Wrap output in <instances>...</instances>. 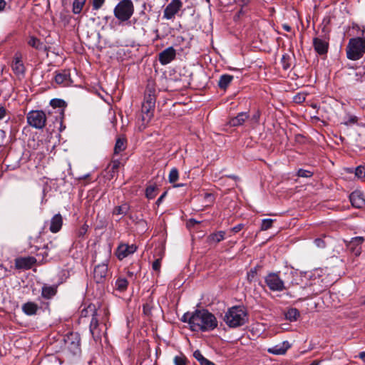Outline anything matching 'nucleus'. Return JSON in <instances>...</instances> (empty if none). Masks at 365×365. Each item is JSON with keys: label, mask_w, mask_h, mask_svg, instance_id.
<instances>
[{"label": "nucleus", "mask_w": 365, "mask_h": 365, "mask_svg": "<svg viewBox=\"0 0 365 365\" xmlns=\"http://www.w3.org/2000/svg\"><path fill=\"white\" fill-rule=\"evenodd\" d=\"M108 274V264L102 263L96 266L93 271V277L97 283H101L106 279Z\"/></svg>", "instance_id": "nucleus-16"}, {"label": "nucleus", "mask_w": 365, "mask_h": 365, "mask_svg": "<svg viewBox=\"0 0 365 365\" xmlns=\"http://www.w3.org/2000/svg\"><path fill=\"white\" fill-rule=\"evenodd\" d=\"M63 219L60 214L55 215L51 220L49 230L53 233L58 232L62 227Z\"/></svg>", "instance_id": "nucleus-21"}, {"label": "nucleus", "mask_w": 365, "mask_h": 365, "mask_svg": "<svg viewBox=\"0 0 365 365\" xmlns=\"http://www.w3.org/2000/svg\"><path fill=\"white\" fill-rule=\"evenodd\" d=\"M365 53V41L363 38H351L346 47V56L349 59L356 61Z\"/></svg>", "instance_id": "nucleus-4"}, {"label": "nucleus", "mask_w": 365, "mask_h": 365, "mask_svg": "<svg viewBox=\"0 0 365 365\" xmlns=\"http://www.w3.org/2000/svg\"><path fill=\"white\" fill-rule=\"evenodd\" d=\"M175 50L170 46L159 53V61L162 65H167L175 59Z\"/></svg>", "instance_id": "nucleus-15"}, {"label": "nucleus", "mask_w": 365, "mask_h": 365, "mask_svg": "<svg viewBox=\"0 0 365 365\" xmlns=\"http://www.w3.org/2000/svg\"><path fill=\"white\" fill-rule=\"evenodd\" d=\"M65 344L67 349L73 355H77L81 352V338L78 333H70L65 336Z\"/></svg>", "instance_id": "nucleus-10"}, {"label": "nucleus", "mask_w": 365, "mask_h": 365, "mask_svg": "<svg viewBox=\"0 0 365 365\" xmlns=\"http://www.w3.org/2000/svg\"><path fill=\"white\" fill-rule=\"evenodd\" d=\"M130 209V205L128 202H123L120 205L115 206L112 211V214L113 215L120 216L119 220H120L123 217L128 215Z\"/></svg>", "instance_id": "nucleus-22"}, {"label": "nucleus", "mask_w": 365, "mask_h": 365, "mask_svg": "<svg viewBox=\"0 0 365 365\" xmlns=\"http://www.w3.org/2000/svg\"><path fill=\"white\" fill-rule=\"evenodd\" d=\"M274 221V220L272 219H263L261 224V230H267L271 228Z\"/></svg>", "instance_id": "nucleus-41"}, {"label": "nucleus", "mask_w": 365, "mask_h": 365, "mask_svg": "<svg viewBox=\"0 0 365 365\" xmlns=\"http://www.w3.org/2000/svg\"><path fill=\"white\" fill-rule=\"evenodd\" d=\"M21 58L22 56L21 53H15L11 64L12 71L18 76H24L25 73V66L22 62Z\"/></svg>", "instance_id": "nucleus-13"}, {"label": "nucleus", "mask_w": 365, "mask_h": 365, "mask_svg": "<svg viewBox=\"0 0 365 365\" xmlns=\"http://www.w3.org/2000/svg\"><path fill=\"white\" fill-rule=\"evenodd\" d=\"M299 317V312L296 308L289 309L286 313V318L291 322H294Z\"/></svg>", "instance_id": "nucleus-34"}, {"label": "nucleus", "mask_w": 365, "mask_h": 365, "mask_svg": "<svg viewBox=\"0 0 365 365\" xmlns=\"http://www.w3.org/2000/svg\"><path fill=\"white\" fill-rule=\"evenodd\" d=\"M290 58L288 55H283L282 58V63L283 68L287 70L290 67L289 63Z\"/></svg>", "instance_id": "nucleus-44"}, {"label": "nucleus", "mask_w": 365, "mask_h": 365, "mask_svg": "<svg viewBox=\"0 0 365 365\" xmlns=\"http://www.w3.org/2000/svg\"><path fill=\"white\" fill-rule=\"evenodd\" d=\"M128 280L123 277L118 278L115 283V289L120 292L125 291L128 288Z\"/></svg>", "instance_id": "nucleus-29"}, {"label": "nucleus", "mask_w": 365, "mask_h": 365, "mask_svg": "<svg viewBox=\"0 0 365 365\" xmlns=\"http://www.w3.org/2000/svg\"><path fill=\"white\" fill-rule=\"evenodd\" d=\"M355 175L359 179H365V166H358L355 170Z\"/></svg>", "instance_id": "nucleus-40"}, {"label": "nucleus", "mask_w": 365, "mask_h": 365, "mask_svg": "<svg viewBox=\"0 0 365 365\" xmlns=\"http://www.w3.org/2000/svg\"><path fill=\"white\" fill-rule=\"evenodd\" d=\"M264 282L272 292H282L286 289L284 281L279 277L278 273L270 272L264 277Z\"/></svg>", "instance_id": "nucleus-9"}, {"label": "nucleus", "mask_w": 365, "mask_h": 365, "mask_svg": "<svg viewBox=\"0 0 365 365\" xmlns=\"http://www.w3.org/2000/svg\"><path fill=\"white\" fill-rule=\"evenodd\" d=\"M179 178L178 170L176 168H173L169 173L168 180L170 183L175 182Z\"/></svg>", "instance_id": "nucleus-38"}, {"label": "nucleus", "mask_w": 365, "mask_h": 365, "mask_svg": "<svg viewBox=\"0 0 365 365\" xmlns=\"http://www.w3.org/2000/svg\"><path fill=\"white\" fill-rule=\"evenodd\" d=\"M289 347V343L287 341H285L269 348L267 351L274 355H282L286 353Z\"/></svg>", "instance_id": "nucleus-20"}, {"label": "nucleus", "mask_w": 365, "mask_h": 365, "mask_svg": "<svg viewBox=\"0 0 365 365\" xmlns=\"http://www.w3.org/2000/svg\"><path fill=\"white\" fill-rule=\"evenodd\" d=\"M322 270H316L314 273H311L309 277L312 282L308 285L310 291L307 292V296L309 297L312 294H317L321 292L324 288L329 287L331 283L324 282V279H321Z\"/></svg>", "instance_id": "nucleus-6"}, {"label": "nucleus", "mask_w": 365, "mask_h": 365, "mask_svg": "<svg viewBox=\"0 0 365 365\" xmlns=\"http://www.w3.org/2000/svg\"><path fill=\"white\" fill-rule=\"evenodd\" d=\"M145 309H146V306H145V305H144V306H143V311H144V312H145Z\"/></svg>", "instance_id": "nucleus-63"}, {"label": "nucleus", "mask_w": 365, "mask_h": 365, "mask_svg": "<svg viewBox=\"0 0 365 365\" xmlns=\"http://www.w3.org/2000/svg\"><path fill=\"white\" fill-rule=\"evenodd\" d=\"M314 244L317 247L324 248L326 246L325 242L321 238H317L314 240Z\"/></svg>", "instance_id": "nucleus-47"}, {"label": "nucleus", "mask_w": 365, "mask_h": 365, "mask_svg": "<svg viewBox=\"0 0 365 365\" xmlns=\"http://www.w3.org/2000/svg\"><path fill=\"white\" fill-rule=\"evenodd\" d=\"M247 118L248 114L247 113H240L230 120V125L231 126H239L242 125Z\"/></svg>", "instance_id": "nucleus-27"}, {"label": "nucleus", "mask_w": 365, "mask_h": 365, "mask_svg": "<svg viewBox=\"0 0 365 365\" xmlns=\"http://www.w3.org/2000/svg\"><path fill=\"white\" fill-rule=\"evenodd\" d=\"M88 226L86 224H84L76 231V236L78 237H83L88 231Z\"/></svg>", "instance_id": "nucleus-42"}, {"label": "nucleus", "mask_w": 365, "mask_h": 365, "mask_svg": "<svg viewBox=\"0 0 365 365\" xmlns=\"http://www.w3.org/2000/svg\"><path fill=\"white\" fill-rule=\"evenodd\" d=\"M205 197L210 202L213 201V200H214L213 195L210 193H206L205 195Z\"/></svg>", "instance_id": "nucleus-52"}, {"label": "nucleus", "mask_w": 365, "mask_h": 365, "mask_svg": "<svg viewBox=\"0 0 365 365\" xmlns=\"http://www.w3.org/2000/svg\"><path fill=\"white\" fill-rule=\"evenodd\" d=\"M247 321V312L243 306H233L229 308L224 317V322L230 328L241 327Z\"/></svg>", "instance_id": "nucleus-3"}, {"label": "nucleus", "mask_w": 365, "mask_h": 365, "mask_svg": "<svg viewBox=\"0 0 365 365\" xmlns=\"http://www.w3.org/2000/svg\"><path fill=\"white\" fill-rule=\"evenodd\" d=\"M125 141L123 138H118L116 140V143H115V145L114 147V153L115 154H118L125 149Z\"/></svg>", "instance_id": "nucleus-35"}, {"label": "nucleus", "mask_w": 365, "mask_h": 365, "mask_svg": "<svg viewBox=\"0 0 365 365\" xmlns=\"http://www.w3.org/2000/svg\"><path fill=\"white\" fill-rule=\"evenodd\" d=\"M120 166L119 160H113L108 167V173L110 178H113L115 176V174L118 172V170Z\"/></svg>", "instance_id": "nucleus-33"}, {"label": "nucleus", "mask_w": 365, "mask_h": 365, "mask_svg": "<svg viewBox=\"0 0 365 365\" xmlns=\"http://www.w3.org/2000/svg\"><path fill=\"white\" fill-rule=\"evenodd\" d=\"M38 309V305L32 302H28L23 304L22 310L23 312L29 316H31L36 314L37 310Z\"/></svg>", "instance_id": "nucleus-26"}, {"label": "nucleus", "mask_w": 365, "mask_h": 365, "mask_svg": "<svg viewBox=\"0 0 365 365\" xmlns=\"http://www.w3.org/2000/svg\"><path fill=\"white\" fill-rule=\"evenodd\" d=\"M359 357L361 359H365V351L360 352L359 354Z\"/></svg>", "instance_id": "nucleus-59"}, {"label": "nucleus", "mask_w": 365, "mask_h": 365, "mask_svg": "<svg viewBox=\"0 0 365 365\" xmlns=\"http://www.w3.org/2000/svg\"><path fill=\"white\" fill-rule=\"evenodd\" d=\"M105 3V0H92V7L93 10H98Z\"/></svg>", "instance_id": "nucleus-45"}, {"label": "nucleus", "mask_w": 365, "mask_h": 365, "mask_svg": "<svg viewBox=\"0 0 365 365\" xmlns=\"http://www.w3.org/2000/svg\"><path fill=\"white\" fill-rule=\"evenodd\" d=\"M256 274V270H251V272L248 274V278L254 277L255 274Z\"/></svg>", "instance_id": "nucleus-57"}, {"label": "nucleus", "mask_w": 365, "mask_h": 365, "mask_svg": "<svg viewBox=\"0 0 365 365\" xmlns=\"http://www.w3.org/2000/svg\"><path fill=\"white\" fill-rule=\"evenodd\" d=\"M313 46L315 51L320 56L325 55L328 52L329 41L320 37L313 39Z\"/></svg>", "instance_id": "nucleus-14"}, {"label": "nucleus", "mask_w": 365, "mask_h": 365, "mask_svg": "<svg viewBox=\"0 0 365 365\" xmlns=\"http://www.w3.org/2000/svg\"><path fill=\"white\" fill-rule=\"evenodd\" d=\"M55 81L59 85L68 86L71 83V73L69 70H61L56 73Z\"/></svg>", "instance_id": "nucleus-18"}, {"label": "nucleus", "mask_w": 365, "mask_h": 365, "mask_svg": "<svg viewBox=\"0 0 365 365\" xmlns=\"http://www.w3.org/2000/svg\"><path fill=\"white\" fill-rule=\"evenodd\" d=\"M240 13H243L242 8L240 9Z\"/></svg>", "instance_id": "nucleus-64"}, {"label": "nucleus", "mask_w": 365, "mask_h": 365, "mask_svg": "<svg viewBox=\"0 0 365 365\" xmlns=\"http://www.w3.org/2000/svg\"><path fill=\"white\" fill-rule=\"evenodd\" d=\"M136 250L137 247L135 245L121 243L117 247L115 255L118 259L122 260L133 254Z\"/></svg>", "instance_id": "nucleus-12"}, {"label": "nucleus", "mask_w": 365, "mask_h": 365, "mask_svg": "<svg viewBox=\"0 0 365 365\" xmlns=\"http://www.w3.org/2000/svg\"><path fill=\"white\" fill-rule=\"evenodd\" d=\"M233 79V76L230 74H223L220 76L218 81L219 88L222 90H226L227 87L230 85Z\"/></svg>", "instance_id": "nucleus-24"}, {"label": "nucleus", "mask_w": 365, "mask_h": 365, "mask_svg": "<svg viewBox=\"0 0 365 365\" xmlns=\"http://www.w3.org/2000/svg\"><path fill=\"white\" fill-rule=\"evenodd\" d=\"M91 317L90 332L96 341H101L106 332L109 319V311L106 306H96L90 304L81 311V317Z\"/></svg>", "instance_id": "nucleus-1"}, {"label": "nucleus", "mask_w": 365, "mask_h": 365, "mask_svg": "<svg viewBox=\"0 0 365 365\" xmlns=\"http://www.w3.org/2000/svg\"><path fill=\"white\" fill-rule=\"evenodd\" d=\"M364 242L363 237H356L351 239L350 242V247L356 256L361 254V247H358Z\"/></svg>", "instance_id": "nucleus-23"}, {"label": "nucleus", "mask_w": 365, "mask_h": 365, "mask_svg": "<svg viewBox=\"0 0 365 365\" xmlns=\"http://www.w3.org/2000/svg\"><path fill=\"white\" fill-rule=\"evenodd\" d=\"M357 121V118L356 116H349L348 120L344 123L345 125H350V124H354L355 123H356Z\"/></svg>", "instance_id": "nucleus-48"}, {"label": "nucleus", "mask_w": 365, "mask_h": 365, "mask_svg": "<svg viewBox=\"0 0 365 365\" xmlns=\"http://www.w3.org/2000/svg\"><path fill=\"white\" fill-rule=\"evenodd\" d=\"M161 262L160 259H155L152 264L153 269L159 272L160 268Z\"/></svg>", "instance_id": "nucleus-46"}, {"label": "nucleus", "mask_w": 365, "mask_h": 365, "mask_svg": "<svg viewBox=\"0 0 365 365\" xmlns=\"http://www.w3.org/2000/svg\"><path fill=\"white\" fill-rule=\"evenodd\" d=\"M133 4L130 0H122L114 9L115 16L121 21L128 20L133 14Z\"/></svg>", "instance_id": "nucleus-7"}, {"label": "nucleus", "mask_w": 365, "mask_h": 365, "mask_svg": "<svg viewBox=\"0 0 365 365\" xmlns=\"http://www.w3.org/2000/svg\"><path fill=\"white\" fill-rule=\"evenodd\" d=\"M244 227L243 224H238L232 228V231L235 233L240 232Z\"/></svg>", "instance_id": "nucleus-49"}, {"label": "nucleus", "mask_w": 365, "mask_h": 365, "mask_svg": "<svg viewBox=\"0 0 365 365\" xmlns=\"http://www.w3.org/2000/svg\"><path fill=\"white\" fill-rule=\"evenodd\" d=\"M28 44L37 49V50H43L44 49V45L43 43L37 38L34 36H31L28 41Z\"/></svg>", "instance_id": "nucleus-30"}, {"label": "nucleus", "mask_w": 365, "mask_h": 365, "mask_svg": "<svg viewBox=\"0 0 365 365\" xmlns=\"http://www.w3.org/2000/svg\"><path fill=\"white\" fill-rule=\"evenodd\" d=\"M319 362L317 361H312L310 365H319Z\"/></svg>", "instance_id": "nucleus-62"}, {"label": "nucleus", "mask_w": 365, "mask_h": 365, "mask_svg": "<svg viewBox=\"0 0 365 365\" xmlns=\"http://www.w3.org/2000/svg\"><path fill=\"white\" fill-rule=\"evenodd\" d=\"M36 262L34 257H21L16 259L15 265L18 269H29Z\"/></svg>", "instance_id": "nucleus-19"}, {"label": "nucleus", "mask_w": 365, "mask_h": 365, "mask_svg": "<svg viewBox=\"0 0 365 365\" xmlns=\"http://www.w3.org/2000/svg\"><path fill=\"white\" fill-rule=\"evenodd\" d=\"M259 118V113L257 112L253 115V119L257 122Z\"/></svg>", "instance_id": "nucleus-58"}, {"label": "nucleus", "mask_w": 365, "mask_h": 365, "mask_svg": "<svg viewBox=\"0 0 365 365\" xmlns=\"http://www.w3.org/2000/svg\"><path fill=\"white\" fill-rule=\"evenodd\" d=\"M165 195H166V192H164V193H163V195H161V196H160V197L157 200V203H158V204H160V203L162 202V200H163V199L164 198V197L165 196Z\"/></svg>", "instance_id": "nucleus-56"}, {"label": "nucleus", "mask_w": 365, "mask_h": 365, "mask_svg": "<svg viewBox=\"0 0 365 365\" xmlns=\"http://www.w3.org/2000/svg\"><path fill=\"white\" fill-rule=\"evenodd\" d=\"M312 172L304 169H299L297 171V175L301 178H310L312 176Z\"/></svg>", "instance_id": "nucleus-43"}, {"label": "nucleus", "mask_w": 365, "mask_h": 365, "mask_svg": "<svg viewBox=\"0 0 365 365\" xmlns=\"http://www.w3.org/2000/svg\"><path fill=\"white\" fill-rule=\"evenodd\" d=\"M127 275H128V277L132 278L135 275V274H134L133 272L128 271L127 272Z\"/></svg>", "instance_id": "nucleus-60"}, {"label": "nucleus", "mask_w": 365, "mask_h": 365, "mask_svg": "<svg viewBox=\"0 0 365 365\" xmlns=\"http://www.w3.org/2000/svg\"><path fill=\"white\" fill-rule=\"evenodd\" d=\"M174 365H187V359L185 355L180 354L173 359Z\"/></svg>", "instance_id": "nucleus-37"}, {"label": "nucleus", "mask_w": 365, "mask_h": 365, "mask_svg": "<svg viewBox=\"0 0 365 365\" xmlns=\"http://www.w3.org/2000/svg\"><path fill=\"white\" fill-rule=\"evenodd\" d=\"M6 114V110L4 107H0V120H2Z\"/></svg>", "instance_id": "nucleus-50"}, {"label": "nucleus", "mask_w": 365, "mask_h": 365, "mask_svg": "<svg viewBox=\"0 0 365 365\" xmlns=\"http://www.w3.org/2000/svg\"><path fill=\"white\" fill-rule=\"evenodd\" d=\"M182 7V2L180 0H171L164 9L163 19H173Z\"/></svg>", "instance_id": "nucleus-11"}, {"label": "nucleus", "mask_w": 365, "mask_h": 365, "mask_svg": "<svg viewBox=\"0 0 365 365\" xmlns=\"http://www.w3.org/2000/svg\"><path fill=\"white\" fill-rule=\"evenodd\" d=\"M86 0H74L73 2L72 11L75 14H79L85 4Z\"/></svg>", "instance_id": "nucleus-31"}, {"label": "nucleus", "mask_w": 365, "mask_h": 365, "mask_svg": "<svg viewBox=\"0 0 365 365\" xmlns=\"http://www.w3.org/2000/svg\"><path fill=\"white\" fill-rule=\"evenodd\" d=\"M56 245H55L53 242H50L44 246V247L41 250V252L37 255H42L43 259L45 257L48 256V252L56 249Z\"/></svg>", "instance_id": "nucleus-32"}, {"label": "nucleus", "mask_w": 365, "mask_h": 365, "mask_svg": "<svg viewBox=\"0 0 365 365\" xmlns=\"http://www.w3.org/2000/svg\"><path fill=\"white\" fill-rule=\"evenodd\" d=\"M62 103H63V101L57 100L56 101L54 102L53 106H59L60 107Z\"/></svg>", "instance_id": "nucleus-55"}, {"label": "nucleus", "mask_w": 365, "mask_h": 365, "mask_svg": "<svg viewBox=\"0 0 365 365\" xmlns=\"http://www.w3.org/2000/svg\"><path fill=\"white\" fill-rule=\"evenodd\" d=\"M225 232L219 231L216 233L212 234L210 237L211 240L215 242H220L225 239Z\"/></svg>", "instance_id": "nucleus-39"}, {"label": "nucleus", "mask_w": 365, "mask_h": 365, "mask_svg": "<svg viewBox=\"0 0 365 365\" xmlns=\"http://www.w3.org/2000/svg\"><path fill=\"white\" fill-rule=\"evenodd\" d=\"M250 0H237V4L241 6H245L247 5Z\"/></svg>", "instance_id": "nucleus-51"}, {"label": "nucleus", "mask_w": 365, "mask_h": 365, "mask_svg": "<svg viewBox=\"0 0 365 365\" xmlns=\"http://www.w3.org/2000/svg\"><path fill=\"white\" fill-rule=\"evenodd\" d=\"M181 320L188 323L191 330L194 331H210L214 330L218 324L215 316L205 309L187 312Z\"/></svg>", "instance_id": "nucleus-2"}, {"label": "nucleus", "mask_w": 365, "mask_h": 365, "mask_svg": "<svg viewBox=\"0 0 365 365\" xmlns=\"http://www.w3.org/2000/svg\"><path fill=\"white\" fill-rule=\"evenodd\" d=\"M157 187L155 185H150L145 190V196L148 199H153L156 195Z\"/></svg>", "instance_id": "nucleus-36"}, {"label": "nucleus", "mask_w": 365, "mask_h": 365, "mask_svg": "<svg viewBox=\"0 0 365 365\" xmlns=\"http://www.w3.org/2000/svg\"><path fill=\"white\" fill-rule=\"evenodd\" d=\"M26 118L28 124L34 128L42 129L46 125V115L43 110H31Z\"/></svg>", "instance_id": "nucleus-8"}, {"label": "nucleus", "mask_w": 365, "mask_h": 365, "mask_svg": "<svg viewBox=\"0 0 365 365\" xmlns=\"http://www.w3.org/2000/svg\"><path fill=\"white\" fill-rule=\"evenodd\" d=\"M155 106V96L153 94L146 95L142 105L141 113L138 118V120H141L143 126L145 127L153 118Z\"/></svg>", "instance_id": "nucleus-5"}, {"label": "nucleus", "mask_w": 365, "mask_h": 365, "mask_svg": "<svg viewBox=\"0 0 365 365\" xmlns=\"http://www.w3.org/2000/svg\"><path fill=\"white\" fill-rule=\"evenodd\" d=\"M282 28L284 31H288V32L291 31V30H292L291 26H289L288 24H283Z\"/></svg>", "instance_id": "nucleus-53"}, {"label": "nucleus", "mask_w": 365, "mask_h": 365, "mask_svg": "<svg viewBox=\"0 0 365 365\" xmlns=\"http://www.w3.org/2000/svg\"><path fill=\"white\" fill-rule=\"evenodd\" d=\"M190 224H192V225H193V224H197V223H199V222H198V221H197V220H194V219H191V220H190Z\"/></svg>", "instance_id": "nucleus-61"}, {"label": "nucleus", "mask_w": 365, "mask_h": 365, "mask_svg": "<svg viewBox=\"0 0 365 365\" xmlns=\"http://www.w3.org/2000/svg\"><path fill=\"white\" fill-rule=\"evenodd\" d=\"M349 200L353 207L356 208L365 207V197L360 191L356 190L351 192Z\"/></svg>", "instance_id": "nucleus-17"}, {"label": "nucleus", "mask_w": 365, "mask_h": 365, "mask_svg": "<svg viewBox=\"0 0 365 365\" xmlns=\"http://www.w3.org/2000/svg\"><path fill=\"white\" fill-rule=\"evenodd\" d=\"M6 6V2L4 0H0V11H1Z\"/></svg>", "instance_id": "nucleus-54"}, {"label": "nucleus", "mask_w": 365, "mask_h": 365, "mask_svg": "<svg viewBox=\"0 0 365 365\" xmlns=\"http://www.w3.org/2000/svg\"><path fill=\"white\" fill-rule=\"evenodd\" d=\"M57 287L56 286L43 285L41 289V296L45 299H51L56 295Z\"/></svg>", "instance_id": "nucleus-25"}, {"label": "nucleus", "mask_w": 365, "mask_h": 365, "mask_svg": "<svg viewBox=\"0 0 365 365\" xmlns=\"http://www.w3.org/2000/svg\"><path fill=\"white\" fill-rule=\"evenodd\" d=\"M193 356L200 365H215L213 362L205 358L199 350L194 351Z\"/></svg>", "instance_id": "nucleus-28"}]
</instances>
